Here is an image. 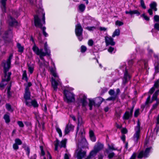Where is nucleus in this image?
<instances>
[{
	"label": "nucleus",
	"instance_id": "f257e3e1",
	"mask_svg": "<svg viewBox=\"0 0 159 159\" xmlns=\"http://www.w3.org/2000/svg\"><path fill=\"white\" fill-rule=\"evenodd\" d=\"M44 48L45 52H43V49H39L35 44L32 47L33 51L37 55L39 56L41 60H39V64L40 67L43 70H44L45 68L48 67L49 66V63L45 60L43 57L47 55L49 56L50 54V50L48 47L47 42L44 44Z\"/></svg>",
	"mask_w": 159,
	"mask_h": 159
},
{
	"label": "nucleus",
	"instance_id": "f03ea898",
	"mask_svg": "<svg viewBox=\"0 0 159 159\" xmlns=\"http://www.w3.org/2000/svg\"><path fill=\"white\" fill-rule=\"evenodd\" d=\"M36 15L34 16V23L35 26L40 28L43 30V34L46 37L48 36V34L45 31L46 28L42 27L45 24V12L40 7L36 11Z\"/></svg>",
	"mask_w": 159,
	"mask_h": 159
},
{
	"label": "nucleus",
	"instance_id": "7ed1b4c3",
	"mask_svg": "<svg viewBox=\"0 0 159 159\" xmlns=\"http://www.w3.org/2000/svg\"><path fill=\"white\" fill-rule=\"evenodd\" d=\"M12 57L13 54H11L7 60L4 61L2 63V65L3 68L4 76V78L2 79V83L0 84V86L1 87L4 86L3 82L5 81H8L10 79V75H11V73L7 72L10 68L11 61Z\"/></svg>",
	"mask_w": 159,
	"mask_h": 159
},
{
	"label": "nucleus",
	"instance_id": "20e7f679",
	"mask_svg": "<svg viewBox=\"0 0 159 159\" xmlns=\"http://www.w3.org/2000/svg\"><path fill=\"white\" fill-rule=\"evenodd\" d=\"M51 64L53 65V67L50 69V71L51 74L55 78H52L51 84L52 88L54 91H56L57 89V87L61 86V83L60 79L58 78V76L56 71V69L55 67V64L51 59Z\"/></svg>",
	"mask_w": 159,
	"mask_h": 159
},
{
	"label": "nucleus",
	"instance_id": "39448f33",
	"mask_svg": "<svg viewBox=\"0 0 159 159\" xmlns=\"http://www.w3.org/2000/svg\"><path fill=\"white\" fill-rule=\"evenodd\" d=\"M24 98L26 105L28 107L33 106L37 107L38 106L37 102L35 100H31L30 98V93L28 88H26L24 95Z\"/></svg>",
	"mask_w": 159,
	"mask_h": 159
},
{
	"label": "nucleus",
	"instance_id": "423d86ee",
	"mask_svg": "<svg viewBox=\"0 0 159 159\" xmlns=\"http://www.w3.org/2000/svg\"><path fill=\"white\" fill-rule=\"evenodd\" d=\"M73 88H67L63 91L64 100L67 103H70L75 102V95L71 91L73 90Z\"/></svg>",
	"mask_w": 159,
	"mask_h": 159
},
{
	"label": "nucleus",
	"instance_id": "0eeeda50",
	"mask_svg": "<svg viewBox=\"0 0 159 159\" xmlns=\"http://www.w3.org/2000/svg\"><path fill=\"white\" fill-rule=\"evenodd\" d=\"M87 99V96L85 95L81 94L79 95L76 101V103L78 106H82V108L84 111L87 110L86 106L88 104Z\"/></svg>",
	"mask_w": 159,
	"mask_h": 159
},
{
	"label": "nucleus",
	"instance_id": "6e6552de",
	"mask_svg": "<svg viewBox=\"0 0 159 159\" xmlns=\"http://www.w3.org/2000/svg\"><path fill=\"white\" fill-rule=\"evenodd\" d=\"M140 125L139 121H138L137 122V126L135 128V133L133 136V140L134 142L137 143L139 139L140 135Z\"/></svg>",
	"mask_w": 159,
	"mask_h": 159
},
{
	"label": "nucleus",
	"instance_id": "1a4fd4ad",
	"mask_svg": "<svg viewBox=\"0 0 159 159\" xmlns=\"http://www.w3.org/2000/svg\"><path fill=\"white\" fill-rule=\"evenodd\" d=\"M83 29L80 24H78L75 25V33L76 36L80 41L83 39Z\"/></svg>",
	"mask_w": 159,
	"mask_h": 159
},
{
	"label": "nucleus",
	"instance_id": "9d476101",
	"mask_svg": "<svg viewBox=\"0 0 159 159\" xmlns=\"http://www.w3.org/2000/svg\"><path fill=\"white\" fill-rule=\"evenodd\" d=\"M151 150L152 147H149L147 148L144 151H140L138 156V158H141L143 157H147L149 155V154Z\"/></svg>",
	"mask_w": 159,
	"mask_h": 159
},
{
	"label": "nucleus",
	"instance_id": "9b49d317",
	"mask_svg": "<svg viewBox=\"0 0 159 159\" xmlns=\"http://www.w3.org/2000/svg\"><path fill=\"white\" fill-rule=\"evenodd\" d=\"M67 141V139H64L62 140L60 143L59 142V141L57 140L55 143V150H57V147L59 146L61 148L64 147L65 148L66 146V144Z\"/></svg>",
	"mask_w": 159,
	"mask_h": 159
},
{
	"label": "nucleus",
	"instance_id": "f8f14e48",
	"mask_svg": "<svg viewBox=\"0 0 159 159\" xmlns=\"http://www.w3.org/2000/svg\"><path fill=\"white\" fill-rule=\"evenodd\" d=\"M76 152L77 159H82L86 155V152L82 151L81 149H77Z\"/></svg>",
	"mask_w": 159,
	"mask_h": 159
},
{
	"label": "nucleus",
	"instance_id": "ddd939ff",
	"mask_svg": "<svg viewBox=\"0 0 159 159\" xmlns=\"http://www.w3.org/2000/svg\"><path fill=\"white\" fill-rule=\"evenodd\" d=\"M105 41L107 46L109 45L113 46L115 44V43L113 39L110 36H107L105 37Z\"/></svg>",
	"mask_w": 159,
	"mask_h": 159
},
{
	"label": "nucleus",
	"instance_id": "4468645a",
	"mask_svg": "<svg viewBox=\"0 0 159 159\" xmlns=\"http://www.w3.org/2000/svg\"><path fill=\"white\" fill-rule=\"evenodd\" d=\"M11 15V14H10L8 17L7 20L10 25L11 26L16 25H17V21Z\"/></svg>",
	"mask_w": 159,
	"mask_h": 159
},
{
	"label": "nucleus",
	"instance_id": "2eb2a0df",
	"mask_svg": "<svg viewBox=\"0 0 159 159\" xmlns=\"http://www.w3.org/2000/svg\"><path fill=\"white\" fill-rule=\"evenodd\" d=\"M103 145L102 144L98 142L96 143L94 146L93 149L98 152L103 148Z\"/></svg>",
	"mask_w": 159,
	"mask_h": 159
},
{
	"label": "nucleus",
	"instance_id": "dca6fc26",
	"mask_svg": "<svg viewBox=\"0 0 159 159\" xmlns=\"http://www.w3.org/2000/svg\"><path fill=\"white\" fill-rule=\"evenodd\" d=\"M159 86V80L156 81L154 83V86L151 89L149 93L151 94H152L155 90V89H157Z\"/></svg>",
	"mask_w": 159,
	"mask_h": 159
},
{
	"label": "nucleus",
	"instance_id": "f3484780",
	"mask_svg": "<svg viewBox=\"0 0 159 159\" xmlns=\"http://www.w3.org/2000/svg\"><path fill=\"white\" fill-rule=\"evenodd\" d=\"M86 8V6L83 4H80L78 5L77 10L80 13L83 12Z\"/></svg>",
	"mask_w": 159,
	"mask_h": 159
},
{
	"label": "nucleus",
	"instance_id": "a211bd4d",
	"mask_svg": "<svg viewBox=\"0 0 159 159\" xmlns=\"http://www.w3.org/2000/svg\"><path fill=\"white\" fill-rule=\"evenodd\" d=\"M127 70V69H125V73L124 75V80L123 81V83L124 84H125L127 82L131 77L130 75H129L128 73Z\"/></svg>",
	"mask_w": 159,
	"mask_h": 159
},
{
	"label": "nucleus",
	"instance_id": "6ab92c4d",
	"mask_svg": "<svg viewBox=\"0 0 159 159\" xmlns=\"http://www.w3.org/2000/svg\"><path fill=\"white\" fill-rule=\"evenodd\" d=\"M74 127L71 124H68L66 126L65 132V134H66L69 133V132L71 130H72L74 129Z\"/></svg>",
	"mask_w": 159,
	"mask_h": 159
},
{
	"label": "nucleus",
	"instance_id": "aec40b11",
	"mask_svg": "<svg viewBox=\"0 0 159 159\" xmlns=\"http://www.w3.org/2000/svg\"><path fill=\"white\" fill-rule=\"evenodd\" d=\"M133 112V109H131L129 112L126 111L125 114L123 118L124 119L127 120L132 116Z\"/></svg>",
	"mask_w": 159,
	"mask_h": 159
},
{
	"label": "nucleus",
	"instance_id": "412c9836",
	"mask_svg": "<svg viewBox=\"0 0 159 159\" xmlns=\"http://www.w3.org/2000/svg\"><path fill=\"white\" fill-rule=\"evenodd\" d=\"M126 14H129L130 15H132L134 14H136L137 16H139L140 14V13L137 10H134L133 11L129 10V11H125Z\"/></svg>",
	"mask_w": 159,
	"mask_h": 159
},
{
	"label": "nucleus",
	"instance_id": "4be33fe9",
	"mask_svg": "<svg viewBox=\"0 0 159 159\" xmlns=\"http://www.w3.org/2000/svg\"><path fill=\"white\" fill-rule=\"evenodd\" d=\"M120 93V90L119 89H117L116 90V93L115 94V95H114L113 96H111L110 97H109L107 99V100H115V99L117 98V95L119 94Z\"/></svg>",
	"mask_w": 159,
	"mask_h": 159
},
{
	"label": "nucleus",
	"instance_id": "5701e85b",
	"mask_svg": "<svg viewBox=\"0 0 159 159\" xmlns=\"http://www.w3.org/2000/svg\"><path fill=\"white\" fill-rule=\"evenodd\" d=\"M97 153L98 152L93 149L91 151L89 156L85 159H90L93 158L95 156Z\"/></svg>",
	"mask_w": 159,
	"mask_h": 159
},
{
	"label": "nucleus",
	"instance_id": "b1692460",
	"mask_svg": "<svg viewBox=\"0 0 159 159\" xmlns=\"http://www.w3.org/2000/svg\"><path fill=\"white\" fill-rule=\"evenodd\" d=\"M7 0H1L0 5L3 11L5 12L6 10V2Z\"/></svg>",
	"mask_w": 159,
	"mask_h": 159
},
{
	"label": "nucleus",
	"instance_id": "393cba45",
	"mask_svg": "<svg viewBox=\"0 0 159 159\" xmlns=\"http://www.w3.org/2000/svg\"><path fill=\"white\" fill-rule=\"evenodd\" d=\"M138 65L142 67V66L144 65V67L146 68L147 67V63L145 61L143 60H141L138 61Z\"/></svg>",
	"mask_w": 159,
	"mask_h": 159
},
{
	"label": "nucleus",
	"instance_id": "a878e982",
	"mask_svg": "<svg viewBox=\"0 0 159 159\" xmlns=\"http://www.w3.org/2000/svg\"><path fill=\"white\" fill-rule=\"evenodd\" d=\"M89 109L92 110V107L93 106H95V103L93 99H89Z\"/></svg>",
	"mask_w": 159,
	"mask_h": 159
},
{
	"label": "nucleus",
	"instance_id": "bb28decb",
	"mask_svg": "<svg viewBox=\"0 0 159 159\" xmlns=\"http://www.w3.org/2000/svg\"><path fill=\"white\" fill-rule=\"evenodd\" d=\"M12 31L11 30H9L7 32H6L4 33V36H2L3 38L4 39L5 38H7L9 36H12Z\"/></svg>",
	"mask_w": 159,
	"mask_h": 159
},
{
	"label": "nucleus",
	"instance_id": "cd10ccee",
	"mask_svg": "<svg viewBox=\"0 0 159 159\" xmlns=\"http://www.w3.org/2000/svg\"><path fill=\"white\" fill-rule=\"evenodd\" d=\"M157 4L155 2H152L150 5L151 9L155 11H156L157 9L156 8Z\"/></svg>",
	"mask_w": 159,
	"mask_h": 159
},
{
	"label": "nucleus",
	"instance_id": "c85d7f7f",
	"mask_svg": "<svg viewBox=\"0 0 159 159\" xmlns=\"http://www.w3.org/2000/svg\"><path fill=\"white\" fill-rule=\"evenodd\" d=\"M89 136L91 140L93 142L96 140V138L94 135V133L92 130H90L89 132Z\"/></svg>",
	"mask_w": 159,
	"mask_h": 159
},
{
	"label": "nucleus",
	"instance_id": "c756f323",
	"mask_svg": "<svg viewBox=\"0 0 159 159\" xmlns=\"http://www.w3.org/2000/svg\"><path fill=\"white\" fill-rule=\"evenodd\" d=\"M17 47L18 49V52L22 53L24 49L23 46H21L19 43H18L17 44Z\"/></svg>",
	"mask_w": 159,
	"mask_h": 159
},
{
	"label": "nucleus",
	"instance_id": "7c9ffc66",
	"mask_svg": "<svg viewBox=\"0 0 159 159\" xmlns=\"http://www.w3.org/2000/svg\"><path fill=\"white\" fill-rule=\"evenodd\" d=\"M3 118L6 123H8L10 121V116L9 114H5Z\"/></svg>",
	"mask_w": 159,
	"mask_h": 159
},
{
	"label": "nucleus",
	"instance_id": "2f4dec72",
	"mask_svg": "<svg viewBox=\"0 0 159 159\" xmlns=\"http://www.w3.org/2000/svg\"><path fill=\"white\" fill-rule=\"evenodd\" d=\"M120 34V30L119 29H116L113 32L112 35V37H114L116 36H118Z\"/></svg>",
	"mask_w": 159,
	"mask_h": 159
},
{
	"label": "nucleus",
	"instance_id": "473e14b6",
	"mask_svg": "<svg viewBox=\"0 0 159 159\" xmlns=\"http://www.w3.org/2000/svg\"><path fill=\"white\" fill-rule=\"evenodd\" d=\"M28 70L30 74H32L34 70V67L33 65H28Z\"/></svg>",
	"mask_w": 159,
	"mask_h": 159
},
{
	"label": "nucleus",
	"instance_id": "72a5a7b5",
	"mask_svg": "<svg viewBox=\"0 0 159 159\" xmlns=\"http://www.w3.org/2000/svg\"><path fill=\"white\" fill-rule=\"evenodd\" d=\"M159 92V89L157 90L154 94L152 98L153 100H157Z\"/></svg>",
	"mask_w": 159,
	"mask_h": 159
},
{
	"label": "nucleus",
	"instance_id": "f704fd0d",
	"mask_svg": "<svg viewBox=\"0 0 159 159\" xmlns=\"http://www.w3.org/2000/svg\"><path fill=\"white\" fill-rule=\"evenodd\" d=\"M79 134H80V137L82 138V141L84 142L85 141V139L84 137V130H81V132Z\"/></svg>",
	"mask_w": 159,
	"mask_h": 159
},
{
	"label": "nucleus",
	"instance_id": "c9c22d12",
	"mask_svg": "<svg viewBox=\"0 0 159 159\" xmlns=\"http://www.w3.org/2000/svg\"><path fill=\"white\" fill-rule=\"evenodd\" d=\"M108 51L109 52L112 53H115L116 50L113 47H110L108 49Z\"/></svg>",
	"mask_w": 159,
	"mask_h": 159
},
{
	"label": "nucleus",
	"instance_id": "e433bc0d",
	"mask_svg": "<svg viewBox=\"0 0 159 159\" xmlns=\"http://www.w3.org/2000/svg\"><path fill=\"white\" fill-rule=\"evenodd\" d=\"M22 78L23 80H25L26 81H27V80L26 71V70H24L23 71Z\"/></svg>",
	"mask_w": 159,
	"mask_h": 159
},
{
	"label": "nucleus",
	"instance_id": "4c0bfd02",
	"mask_svg": "<svg viewBox=\"0 0 159 159\" xmlns=\"http://www.w3.org/2000/svg\"><path fill=\"white\" fill-rule=\"evenodd\" d=\"M6 107L7 110L10 111H12L13 110L11 108V106L9 104H7L6 105Z\"/></svg>",
	"mask_w": 159,
	"mask_h": 159
},
{
	"label": "nucleus",
	"instance_id": "58836bf2",
	"mask_svg": "<svg viewBox=\"0 0 159 159\" xmlns=\"http://www.w3.org/2000/svg\"><path fill=\"white\" fill-rule=\"evenodd\" d=\"M56 130L57 132L59 134L60 137H61L62 136V133L61 130L58 127H56Z\"/></svg>",
	"mask_w": 159,
	"mask_h": 159
},
{
	"label": "nucleus",
	"instance_id": "ea45409f",
	"mask_svg": "<svg viewBox=\"0 0 159 159\" xmlns=\"http://www.w3.org/2000/svg\"><path fill=\"white\" fill-rule=\"evenodd\" d=\"M154 65L155 66V71L156 72H157L159 70V63L158 62L157 63H155Z\"/></svg>",
	"mask_w": 159,
	"mask_h": 159
},
{
	"label": "nucleus",
	"instance_id": "a19ab883",
	"mask_svg": "<svg viewBox=\"0 0 159 159\" xmlns=\"http://www.w3.org/2000/svg\"><path fill=\"white\" fill-rule=\"evenodd\" d=\"M11 15L14 17H17L19 15V13L15 11H13L11 12Z\"/></svg>",
	"mask_w": 159,
	"mask_h": 159
},
{
	"label": "nucleus",
	"instance_id": "79ce46f5",
	"mask_svg": "<svg viewBox=\"0 0 159 159\" xmlns=\"http://www.w3.org/2000/svg\"><path fill=\"white\" fill-rule=\"evenodd\" d=\"M158 104H159V101L158 100H157L156 103L153 105L151 109V110H153L155 109L157 107Z\"/></svg>",
	"mask_w": 159,
	"mask_h": 159
},
{
	"label": "nucleus",
	"instance_id": "37998d69",
	"mask_svg": "<svg viewBox=\"0 0 159 159\" xmlns=\"http://www.w3.org/2000/svg\"><path fill=\"white\" fill-rule=\"evenodd\" d=\"M22 142L21 140L19 139H16L15 140V143L18 145H20L22 144Z\"/></svg>",
	"mask_w": 159,
	"mask_h": 159
},
{
	"label": "nucleus",
	"instance_id": "c03bdc74",
	"mask_svg": "<svg viewBox=\"0 0 159 159\" xmlns=\"http://www.w3.org/2000/svg\"><path fill=\"white\" fill-rule=\"evenodd\" d=\"M87 50V48L86 46L82 45L81 47V52L82 53L85 52Z\"/></svg>",
	"mask_w": 159,
	"mask_h": 159
},
{
	"label": "nucleus",
	"instance_id": "a18cd8bd",
	"mask_svg": "<svg viewBox=\"0 0 159 159\" xmlns=\"http://www.w3.org/2000/svg\"><path fill=\"white\" fill-rule=\"evenodd\" d=\"M151 98V95H150L148 96V97L147 99L146 102H145L146 104L147 105L149 103H150L152 102V101H151L150 100Z\"/></svg>",
	"mask_w": 159,
	"mask_h": 159
},
{
	"label": "nucleus",
	"instance_id": "49530a36",
	"mask_svg": "<svg viewBox=\"0 0 159 159\" xmlns=\"http://www.w3.org/2000/svg\"><path fill=\"white\" fill-rule=\"evenodd\" d=\"M154 21L155 22H159V16L155 15L154 17Z\"/></svg>",
	"mask_w": 159,
	"mask_h": 159
},
{
	"label": "nucleus",
	"instance_id": "de8ad7c7",
	"mask_svg": "<svg viewBox=\"0 0 159 159\" xmlns=\"http://www.w3.org/2000/svg\"><path fill=\"white\" fill-rule=\"evenodd\" d=\"M115 24L116 25L120 26L122 25L123 24V23L119 20H117L115 23Z\"/></svg>",
	"mask_w": 159,
	"mask_h": 159
},
{
	"label": "nucleus",
	"instance_id": "09e8293b",
	"mask_svg": "<svg viewBox=\"0 0 159 159\" xmlns=\"http://www.w3.org/2000/svg\"><path fill=\"white\" fill-rule=\"evenodd\" d=\"M141 6L144 9L146 8V7L145 5L144 2L143 0H140Z\"/></svg>",
	"mask_w": 159,
	"mask_h": 159
},
{
	"label": "nucleus",
	"instance_id": "8fccbe9b",
	"mask_svg": "<svg viewBox=\"0 0 159 159\" xmlns=\"http://www.w3.org/2000/svg\"><path fill=\"white\" fill-rule=\"evenodd\" d=\"M81 118H79L78 119V126L77 128V133L78 132V130L79 129V126L81 125Z\"/></svg>",
	"mask_w": 159,
	"mask_h": 159
},
{
	"label": "nucleus",
	"instance_id": "3c124183",
	"mask_svg": "<svg viewBox=\"0 0 159 159\" xmlns=\"http://www.w3.org/2000/svg\"><path fill=\"white\" fill-rule=\"evenodd\" d=\"M154 29L158 31H159V24L158 23H155L154 25Z\"/></svg>",
	"mask_w": 159,
	"mask_h": 159
},
{
	"label": "nucleus",
	"instance_id": "603ef678",
	"mask_svg": "<svg viewBox=\"0 0 159 159\" xmlns=\"http://www.w3.org/2000/svg\"><path fill=\"white\" fill-rule=\"evenodd\" d=\"M86 29L90 31H91L95 29L96 27L94 26L87 27Z\"/></svg>",
	"mask_w": 159,
	"mask_h": 159
},
{
	"label": "nucleus",
	"instance_id": "864d4df0",
	"mask_svg": "<svg viewBox=\"0 0 159 159\" xmlns=\"http://www.w3.org/2000/svg\"><path fill=\"white\" fill-rule=\"evenodd\" d=\"M108 148L110 150H116V149L114 148V145L111 144V145H108Z\"/></svg>",
	"mask_w": 159,
	"mask_h": 159
},
{
	"label": "nucleus",
	"instance_id": "5fc2aeb1",
	"mask_svg": "<svg viewBox=\"0 0 159 159\" xmlns=\"http://www.w3.org/2000/svg\"><path fill=\"white\" fill-rule=\"evenodd\" d=\"M10 89L11 86H10L7 88V93L9 97L11 96V93L10 92Z\"/></svg>",
	"mask_w": 159,
	"mask_h": 159
},
{
	"label": "nucleus",
	"instance_id": "6e6d98bb",
	"mask_svg": "<svg viewBox=\"0 0 159 159\" xmlns=\"http://www.w3.org/2000/svg\"><path fill=\"white\" fill-rule=\"evenodd\" d=\"M115 91L114 90L112 89L110 90L109 91V94L111 95L112 96H113L115 94H114Z\"/></svg>",
	"mask_w": 159,
	"mask_h": 159
},
{
	"label": "nucleus",
	"instance_id": "4d7b16f0",
	"mask_svg": "<svg viewBox=\"0 0 159 159\" xmlns=\"http://www.w3.org/2000/svg\"><path fill=\"white\" fill-rule=\"evenodd\" d=\"M139 109L136 110L134 113V116L135 117H137L139 114Z\"/></svg>",
	"mask_w": 159,
	"mask_h": 159
},
{
	"label": "nucleus",
	"instance_id": "13d9d810",
	"mask_svg": "<svg viewBox=\"0 0 159 159\" xmlns=\"http://www.w3.org/2000/svg\"><path fill=\"white\" fill-rule=\"evenodd\" d=\"M141 16L143 17L144 19L146 20H149V18L147 16L145 15V14H143Z\"/></svg>",
	"mask_w": 159,
	"mask_h": 159
},
{
	"label": "nucleus",
	"instance_id": "bf43d9fd",
	"mask_svg": "<svg viewBox=\"0 0 159 159\" xmlns=\"http://www.w3.org/2000/svg\"><path fill=\"white\" fill-rule=\"evenodd\" d=\"M17 124L20 127H23L24 126V125L21 121H18Z\"/></svg>",
	"mask_w": 159,
	"mask_h": 159
},
{
	"label": "nucleus",
	"instance_id": "052dcab7",
	"mask_svg": "<svg viewBox=\"0 0 159 159\" xmlns=\"http://www.w3.org/2000/svg\"><path fill=\"white\" fill-rule=\"evenodd\" d=\"M25 150L28 156H29L30 152V149L28 147H27L25 148Z\"/></svg>",
	"mask_w": 159,
	"mask_h": 159
},
{
	"label": "nucleus",
	"instance_id": "680f3d73",
	"mask_svg": "<svg viewBox=\"0 0 159 159\" xmlns=\"http://www.w3.org/2000/svg\"><path fill=\"white\" fill-rule=\"evenodd\" d=\"M93 43V42L92 39H90L88 42V44L89 46H92Z\"/></svg>",
	"mask_w": 159,
	"mask_h": 159
},
{
	"label": "nucleus",
	"instance_id": "e2e57ef3",
	"mask_svg": "<svg viewBox=\"0 0 159 159\" xmlns=\"http://www.w3.org/2000/svg\"><path fill=\"white\" fill-rule=\"evenodd\" d=\"M18 145L16 144H15V143L13 145V149L15 150H17L19 148Z\"/></svg>",
	"mask_w": 159,
	"mask_h": 159
},
{
	"label": "nucleus",
	"instance_id": "0e129e2a",
	"mask_svg": "<svg viewBox=\"0 0 159 159\" xmlns=\"http://www.w3.org/2000/svg\"><path fill=\"white\" fill-rule=\"evenodd\" d=\"M40 149L41 151V154L42 155H43L44 154V152L43 150V147L42 146H40Z\"/></svg>",
	"mask_w": 159,
	"mask_h": 159
},
{
	"label": "nucleus",
	"instance_id": "69168bd1",
	"mask_svg": "<svg viewBox=\"0 0 159 159\" xmlns=\"http://www.w3.org/2000/svg\"><path fill=\"white\" fill-rule=\"evenodd\" d=\"M121 131V132L123 134H124L126 133H127V130L125 128H123V129H122Z\"/></svg>",
	"mask_w": 159,
	"mask_h": 159
},
{
	"label": "nucleus",
	"instance_id": "338daca9",
	"mask_svg": "<svg viewBox=\"0 0 159 159\" xmlns=\"http://www.w3.org/2000/svg\"><path fill=\"white\" fill-rule=\"evenodd\" d=\"M114 155V153L113 152H112L110 153L108 156V157L109 158H111L113 157Z\"/></svg>",
	"mask_w": 159,
	"mask_h": 159
},
{
	"label": "nucleus",
	"instance_id": "774afa93",
	"mask_svg": "<svg viewBox=\"0 0 159 159\" xmlns=\"http://www.w3.org/2000/svg\"><path fill=\"white\" fill-rule=\"evenodd\" d=\"M70 155L67 154H65L64 156V159H69Z\"/></svg>",
	"mask_w": 159,
	"mask_h": 159
}]
</instances>
